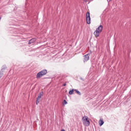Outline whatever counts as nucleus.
<instances>
[{
    "label": "nucleus",
    "mask_w": 131,
    "mask_h": 131,
    "mask_svg": "<svg viewBox=\"0 0 131 131\" xmlns=\"http://www.w3.org/2000/svg\"><path fill=\"white\" fill-rule=\"evenodd\" d=\"M99 124L100 126H102L104 124V120L103 119H100L99 121Z\"/></svg>",
    "instance_id": "nucleus-8"
},
{
    "label": "nucleus",
    "mask_w": 131,
    "mask_h": 131,
    "mask_svg": "<svg viewBox=\"0 0 131 131\" xmlns=\"http://www.w3.org/2000/svg\"><path fill=\"white\" fill-rule=\"evenodd\" d=\"M61 131H66L64 129H62L61 130Z\"/></svg>",
    "instance_id": "nucleus-16"
},
{
    "label": "nucleus",
    "mask_w": 131,
    "mask_h": 131,
    "mask_svg": "<svg viewBox=\"0 0 131 131\" xmlns=\"http://www.w3.org/2000/svg\"><path fill=\"white\" fill-rule=\"evenodd\" d=\"M82 122H83V124L85 126H89L90 124H91V122H90V119L88 116H84L82 118Z\"/></svg>",
    "instance_id": "nucleus-1"
},
{
    "label": "nucleus",
    "mask_w": 131,
    "mask_h": 131,
    "mask_svg": "<svg viewBox=\"0 0 131 131\" xmlns=\"http://www.w3.org/2000/svg\"><path fill=\"white\" fill-rule=\"evenodd\" d=\"M66 104H67V101H66V100H63V104L66 105Z\"/></svg>",
    "instance_id": "nucleus-13"
},
{
    "label": "nucleus",
    "mask_w": 131,
    "mask_h": 131,
    "mask_svg": "<svg viewBox=\"0 0 131 131\" xmlns=\"http://www.w3.org/2000/svg\"><path fill=\"white\" fill-rule=\"evenodd\" d=\"M75 92H76V93L78 94V95H79V96L81 95V93H80V92L77 90L75 89Z\"/></svg>",
    "instance_id": "nucleus-11"
},
{
    "label": "nucleus",
    "mask_w": 131,
    "mask_h": 131,
    "mask_svg": "<svg viewBox=\"0 0 131 131\" xmlns=\"http://www.w3.org/2000/svg\"><path fill=\"white\" fill-rule=\"evenodd\" d=\"M86 20L87 24H91V15L90 12H87L86 13Z\"/></svg>",
    "instance_id": "nucleus-3"
},
{
    "label": "nucleus",
    "mask_w": 131,
    "mask_h": 131,
    "mask_svg": "<svg viewBox=\"0 0 131 131\" xmlns=\"http://www.w3.org/2000/svg\"><path fill=\"white\" fill-rule=\"evenodd\" d=\"M96 30L99 31V32H102V31L103 30V26L100 25L96 29Z\"/></svg>",
    "instance_id": "nucleus-7"
},
{
    "label": "nucleus",
    "mask_w": 131,
    "mask_h": 131,
    "mask_svg": "<svg viewBox=\"0 0 131 131\" xmlns=\"http://www.w3.org/2000/svg\"><path fill=\"white\" fill-rule=\"evenodd\" d=\"M74 91H75V89H72V90H70L69 92V95H73Z\"/></svg>",
    "instance_id": "nucleus-10"
},
{
    "label": "nucleus",
    "mask_w": 131,
    "mask_h": 131,
    "mask_svg": "<svg viewBox=\"0 0 131 131\" xmlns=\"http://www.w3.org/2000/svg\"><path fill=\"white\" fill-rule=\"evenodd\" d=\"M63 86H66V83H65L64 84H63Z\"/></svg>",
    "instance_id": "nucleus-14"
},
{
    "label": "nucleus",
    "mask_w": 131,
    "mask_h": 131,
    "mask_svg": "<svg viewBox=\"0 0 131 131\" xmlns=\"http://www.w3.org/2000/svg\"><path fill=\"white\" fill-rule=\"evenodd\" d=\"M100 33H101V32H99V31H97V30L94 32V35L95 37H99V35H100Z\"/></svg>",
    "instance_id": "nucleus-5"
},
{
    "label": "nucleus",
    "mask_w": 131,
    "mask_h": 131,
    "mask_svg": "<svg viewBox=\"0 0 131 131\" xmlns=\"http://www.w3.org/2000/svg\"><path fill=\"white\" fill-rule=\"evenodd\" d=\"M41 99V97L40 96H38L37 98V100H36V105H38V104H39V100H40Z\"/></svg>",
    "instance_id": "nucleus-9"
},
{
    "label": "nucleus",
    "mask_w": 131,
    "mask_h": 131,
    "mask_svg": "<svg viewBox=\"0 0 131 131\" xmlns=\"http://www.w3.org/2000/svg\"><path fill=\"white\" fill-rule=\"evenodd\" d=\"M42 95H43V92H41L39 94V96H38V97H41V96H42Z\"/></svg>",
    "instance_id": "nucleus-12"
},
{
    "label": "nucleus",
    "mask_w": 131,
    "mask_h": 131,
    "mask_svg": "<svg viewBox=\"0 0 131 131\" xmlns=\"http://www.w3.org/2000/svg\"><path fill=\"white\" fill-rule=\"evenodd\" d=\"M35 41H36V38H32L29 40L28 44L31 45V43H33L34 42H35Z\"/></svg>",
    "instance_id": "nucleus-6"
},
{
    "label": "nucleus",
    "mask_w": 131,
    "mask_h": 131,
    "mask_svg": "<svg viewBox=\"0 0 131 131\" xmlns=\"http://www.w3.org/2000/svg\"><path fill=\"white\" fill-rule=\"evenodd\" d=\"M107 2H111V1H112V0H107Z\"/></svg>",
    "instance_id": "nucleus-15"
},
{
    "label": "nucleus",
    "mask_w": 131,
    "mask_h": 131,
    "mask_svg": "<svg viewBox=\"0 0 131 131\" xmlns=\"http://www.w3.org/2000/svg\"><path fill=\"white\" fill-rule=\"evenodd\" d=\"M84 62H86L90 60V54H88L85 55H84Z\"/></svg>",
    "instance_id": "nucleus-4"
},
{
    "label": "nucleus",
    "mask_w": 131,
    "mask_h": 131,
    "mask_svg": "<svg viewBox=\"0 0 131 131\" xmlns=\"http://www.w3.org/2000/svg\"><path fill=\"white\" fill-rule=\"evenodd\" d=\"M47 73H48V71L47 70H42L37 74L36 78H37L38 79L39 78H41V77L46 75Z\"/></svg>",
    "instance_id": "nucleus-2"
},
{
    "label": "nucleus",
    "mask_w": 131,
    "mask_h": 131,
    "mask_svg": "<svg viewBox=\"0 0 131 131\" xmlns=\"http://www.w3.org/2000/svg\"><path fill=\"white\" fill-rule=\"evenodd\" d=\"M1 19H2V17H0V20H1Z\"/></svg>",
    "instance_id": "nucleus-17"
}]
</instances>
